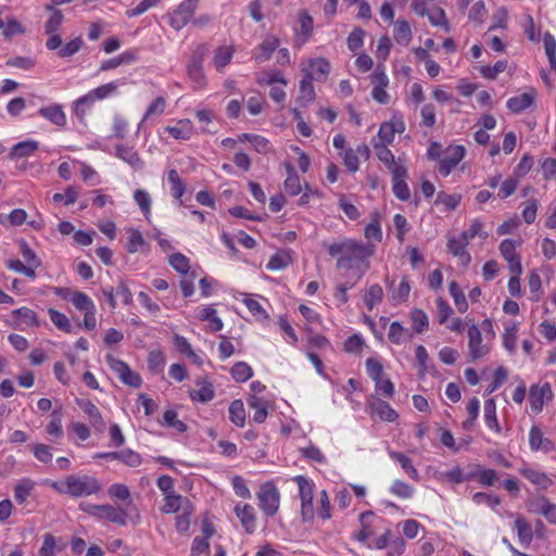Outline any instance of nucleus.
Wrapping results in <instances>:
<instances>
[{
    "label": "nucleus",
    "instance_id": "f257e3e1",
    "mask_svg": "<svg viewBox=\"0 0 556 556\" xmlns=\"http://www.w3.org/2000/svg\"><path fill=\"white\" fill-rule=\"evenodd\" d=\"M327 250L331 256H339L337 261L339 269H354L356 280H359L369 268L368 258L374 254L375 247L370 243L346 239L328 244Z\"/></svg>",
    "mask_w": 556,
    "mask_h": 556
},
{
    "label": "nucleus",
    "instance_id": "f03ea898",
    "mask_svg": "<svg viewBox=\"0 0 556 556\" xmlns=\"http://www.w3.org/2000/svg\"><path fill=\"white\" fill-rule=\"evenodd\" d=\"M51 488L60 494L72 497H86L101 490L100 482L89 475H70L62 481L51 482Z\"/></svg>",
    "mask_w": 556,
    "mask_h": 556
},
{
    "label": "nucleus",
    "instance_id": "7ed1b4c3",
    "mask_svg": "<svg viewBox=\"0 0 556 556\" xmlns=\"http://www.w3.org/2000/svg\"><path fill=\"white\" fill-rule=\"evenodd\" d=\"M79 509L100 520H106L118 526H126L127 520L134 517L127 508L114 507L110 504L96 505L86 502L79 504Z\"/></svg>",
    "mask_w": 556,
    "mask_h": 556
},
{
    "label": "nucleus",
    "instance_id": "20e7f679",
    "mask_svg": "<svg viewBox=\"0 0 556 556\" xmlns=\"http://www.w3.org/2000/svg\"><path fill=\"white\" fill-rule=\"evenodd\" d=\"M207 52L204 45L199 46L192 53L191 59L187 65V74L193 83L194 88H203L206 85V77L203 72V62Z\"/></svg>",
    "mask_w": 556,
    "mask_h": 556
},
{
    "label": "nucleus",
    "instance_id": "39448f33",
    "mask_svg": "<svg viewBox=\"0 0 556 556\" xmlns=\"http://www.w3.org/2000/svg\"><path fill=\"white\" fill-rule=\"evenodd\" d=\"M260 507L264 514L268 517H273L277 514L279 508V491L271 482H267L261 486L257 493Z\"/></svg>",
    "mask_w": 556,
    "mask_h": 556
},
{
    "label": "nucleus",
    "instance_id": "423d86ee",
    "mask_svg": "<svg viewBox=\"0 0 556 556\" xmlns=\"http://www.w3.org/2000/svg\"><path fill=\"white\" fill-rule=\"evenodd\" d=\"M299 485L300 497H301V514L303 521H309L314 518V506H313V488L314 483L303 476L294 478Z\"/></svg>",
    "mask_w": 556,
    "mask_h": 556
},
{
    "label": "nucleus",
    "instance_id": "0eeeda50",
    "mask_svg": "<svg viewBox=\"0 0 556 556\" xmlns=\"http://www.w3.org/2000/svg\"><path fill=\"white\" fill-rule=\"evenodd\" d=\"M106 362L110 368L117 374L123 383L132 388L141 386L142 380L139 374L132 371L125 362L117 359L112 355L106 356Z\"/></svg>",
    "mask_w": 556,
    "mask_h": 556
},
{
    "label": "nucleus",
    "instance_id": "6e6552de",
    "mask_svg": "<svg viewBox=\"0 0 556 556\" xmlns=\"http://www.w3.org/2000/svg\"><path fill=\"white\" fill-rule=\"evenodd\" d=\"M199 0H185L179 4L177 10L170 15L169 24L176 30L185 27L193 16Z\"/></svg>",
    "mask_w": 556,
    "mask_h": 556
},
{
    "label": "nucleus",
    "instance_id": "1a4fd4ad",
    "mask_svg": "<svg viewBox=\"0 0 556 556\" xmlns=\"http://www.w3.org/2000/svg\"><path fill=\"white\" fill-rule=\"evenodd\" d=\"M465 156L463 146H450L444 152V156L439 161L438 170L442 176H448Z\"/></svg>",
    "mask_w": 556,
    "mask_h": 556
},
{
    "label": "nucleus",
    "instance_id": "9d476101",
    "mask_svg": "<svg viewBox=\"0 0 556 556\" xmlns=\"http://www.w3.org/2000/svg\"><path fill=\"white\" fill-rule=\"evenodd\" d=\"M108 493L111 497H115L117 500L127 502L124 508H127L129 514L135 516V517H130V521L135 525L139 522L140 515H139L138 509L136 508V506L132 503V500L130 497V491L127 485L122 484V483H114L109 488Z\"/></svg>",
    "mask_w": 556,
    "mask_h": 556
},
{
    "label": "nucleus",
    "instance_id": "9b49d317",
    "mask_svg": "<svg viewBox=\"0 0 556 556\" xmlns=\"http://www.w3.org/2000/svg\"><path fill=\"white\" fill-rule=\"evenodd\" d=\"M553 396L552 388L548 382L543 384H534L529 391V403L531 410L535 414L542 412L544 400H551Z\"/></svg>",
    "mask_w": 556,
    "mask_h": 556
},
{
    "label": "nucleus",
    "instance_id": "f8f14e48",
    "mask_svg": "<svg viewBox=\"0 0 556 556\" xmlns=\"http://www.w3.org/2000/svg\"><path fill=\"white\" fill-rule=\"evenodd\" d=\"M468 338L469 356L472 361L482 358L489 353L488 345L482 343V336L478 326L471 325L468 328Z\"/></svg>",
    "mask_w": 556,
    "mask_h": 556
},
{
    "label": "nucleus",
    "instance_id": "ddd939ff",
    "mask_svg": "<svg viewBox=\"0 0 556 556\" xmlns=\"http://www.w3.org/2000/svg\"><path fill=\"white\" fill-rule=\"evenodd\" d=\"M76 404L89 417V421L96 431L103 432L105 430L106 425L102 415L92 402L84 399H76Z\"/></svg>",
    "mask_w": 556,
    "mask_h": 556
},
{
    "label": "nucleus",
    "instance_id": "4468645a",
    "mask_svg": "<svg viewBox=\"0 0 556 556\" xmlns=\"http://www.w3.org/2000/svg\"><path fill=\"white\" fill-rule=\"evenodd\" d=\"M96 457L104 459H117L129 467H138L141 464L140 455L129 448L118 452L98 453Z\"/></svg>",
    "mask_w": 556,
    "mask_h": 556
},
{
    "label": "nucleus",
    "instance_id": "2eb2a0df",
    "mask_svg": "<svg viewBox=\"0 0 556 556\" xmlns=\"http://www.w3.org/2000/svg\"><path fill=\"white\" fill-rule=\"evenodd\" d=\"M529 444L532 451H543L544 453H548L555 448L554 443L545 438L542 430L532 426L529 432Z\"/></svg>",
    "mask_w": 556,
    "mask_h": 556
},
{
    "label": "nucleus",
    "instance_id": "dca6fc26",
    "mask_svg": "<svg viewBox=\"0 0 556 556\" xmlns=\"http://www.w3.org/2000/svg\"><path fill=\"white\" fill-rule=\"evenodd\" d=\"M235 513L240 519L245 532L250 534L253 533L256 529V517L254 507L250 504H244L243 506L237 505L235 507Z\"/></svg>",
    "mask_w": 556,
    "mask_h": 556
},
{
    "label": "nucleus",
    "instance_id": "f3484780",
    "mask_svg": "<svg viewBox=\"0 0 556 556\" xmlns=\"http://www.w3.org/2000/svg\"><path fill=\"white\" fill-rule=\"evenodd\" d=\"M198 390H191L189 395L192 401L207 403L214 399L215 390L211 381L206 378H199L195 380Z\"/></svg>",
    "mask_w": 556,
    "mask_h": 556
},
{
    "label": "nucleus",
    "instance_id": "a211bd4d",
    "mask_svg": "<svg viewBox=\"0 0 556 556\" xmlns=\"http://www.w3.org/2000/svg\"><path fill=\"white\" fill-rule=\"evenodd\" d=\"M372 78H374V84H376V86L374 87V89L371 91L372 98L378 103L387 104L389 102V94L386 91V87L389 84V79H388L387 75L384 74V72H379L378 70H376Z\"/></svg>",
    "mask_w": 556,
    "mask_h": 556
},
{
    "label": "nucleus",
    "instance_id": "6ab92c4d",
    "mask_svg": "<svg viewBox=\"0 0 556 556\" xmlns=\"http://www.w3.org/2000/svg\"><path fill=\"white\" fill-rule=\"evenodd\" d=\"M369 408L371 414L377 415L383 421L392 422L399 417L397 413L390 404L380 399L372 401L369 404Z\"/></svg>",
    "mask_w": 556,
    "mask_h": 556
},
{
    "label": "nucleus",
    "instance_id": "aec40b11",
    "mask_svg": "<svg viewBox=\"0 0 556 556\" xmlns=\"http://www.w3.org/2000/svg\"><path fill=\"white\" fill-rule=\"evenodd\" d=\"M520 473L523 478L542 490H547L554 483V481L546 473L534 470L532 468H522L520 469Z\"/></svg>",
    "mask_w": 556,
    "mask_h": 556
},
{
    "label": "nucleus",
    "instance_id": "412c9836",
    "mask_svg": "<svg viewBox=\"0 0 556 556\" xmlns=\"http://www.w3.org/2000/svg\"><path fill=\"white\" fill-rule=\"evenodd\" d=\"M39 149V142L33 139L17 142L10 151V159H22L33 155Z\"/></svg>",
    "mask_w": 556,
    "mask_h": 556
},
{
    "label": "nucleus",
    "instance_id": "4be33fe9",
    "mask_svg": "<svg viewBox=\"0 0 556 556\" xmlns=\"http://www.w3.org/2000/svg\"><path fill=\"white\" fill-rule=\"evenodd\" d=\"M279 40L276 37H267L258 46L257 52L254 54L256 63L261 64L268 61L271 58L274 51L278 48Z\"/></svg>",
    "mask_w": 556,
    "mask_h": 556
},
{
    "label": "nucleus",
    "instance_id": "5701e85b",
    "mask_svg": "<svg viewBox=\"0 0 556 556\" xmlns=\"http://www.w3.org/2000/svg\"><path fill=\"white\" fill-rule=\"evenodd\" d=\"M116 156L122 159L135 169L143 168V161L140 159L137 151H135L131 147H126L123 144L116 146Z\"/></svg>",
    "mask_w": 556,
    "mask_h": 556
},
{
    "label": "nucleus",
    "instance_id": "b1692460",
    "mask_svg": "<svg viewBox=\"0 0 556 556\" xmlns=\"http://www.w3.org/2000/svg\"><path fill=\"white\" fill-rule=\"evenodd\" d=\"M414 337V332L408 329L404 328L399 321H393L390 325L389 332H388V339L393 344H402L403 342L410 341Z\"/></svg>",
    "mask_w": 556,
    "mask_h": 556
},
{
    "label": "nucleus",
    "instance_id": "393cba45",
    "mask_svg": "<svg viewBox=\"0 0 556 556\" xmlns=\"http://www.w3.org/2000/svg\"><path fill=\"white\" fill-rule=\"evenodd\" d=\"M292 252L289 249H282L276 252L267 263L266 267L269 270H281L292 264Z\"/></svg>",
    "mask_w": 556,
    "mask_h": 556
},
{
    "label": "nucleus",
    "instance_id": "a878e982",
    "mask_svg": "<svg viewBox=\"0 0 556 556\" xmlns=\"http://www.w3.org/2000/svg\"><path fill=\"white\" fill-rule=\"evenodd\" d=\"M166 131L175 139L189 140L193 132V125L189 119H180L174 126H167Z\"/></svg>",
    "mask_w": 556,
    "mask_h": 556
},
{
    "label": "nucleus",
    "instance_id": "bb28decb",
    "mask_svg": "<svg viewBox=\"0 0 556 556\" xmlns=\"http://www.w3.org/2000/svg\"><path fill=\"white\" fill-rule=\"evenodd\" d=\"M515 530L517 531L520 544L528 547L533 540V530L531 525L521 516L515 520Z\"/></svg>",
    "mask_w": 556,
    "mask_h": 556
},
{
    "label": "nucleus",
    "instance_id": "cd10ccee",
    "mask_svg": "<svg viewBox=\"0 0 556 556\" xmlns=\"http://www.w3.org/2000/svg\"><path fill=\"white\" fill-rule=\"evenodd\" d=\"M533 92H523L519 96L513 97L507 101V108L514 113H520L530 108L534 101Z\"/></svg>",
    "mask_w": 556,
    "mask_h": 556
},
{
    "label": "nucleus",
    "instance_id": "c85d7f7f",
    "mask_svg": "<svg viewBox=\"0 0 556 556\" xmlns=\"http://www.w3.org/2000/svg\"><path fill=\"white\" fill-rule=\"evenodd\" d=\"M38 114L56 126H64L66 123L65 114L60 105L41 108Z\"/></svg>",
    "mask_w": 556,
    "mask_h": 556
},
{
    "label": "nucleus",
    "instance_id": "c756f323",
    "mask_svg": "<svg viewBox=\"0 0 556 556\" xmlns=\"http://www.w3.org/2000/svg\"><path fill=\"white\" fill-rule=\"evenodd\" d=\"M484 421L485 425L494 430L496 433L501 432V426L498 424L497 417H496V403L494 399H488L484 402Z\"/></svg>",
    "mask_w": 556,
    "mask_h": 556
},
{
    "label": "nucleus",
    "instance_id": "7c9ffc66",
    "mask_svg": "<svg viewBox=\"0 0 556 556\" xmlns=\"http://www.w3.org/2000/svg\"><path fill=\"white\" fill-rule=\"evenodd\" d=\"M248 404L251 408L255 409L253 420L257 424L264 422L268 415L266 401L255 395H252L248 399Z\"/></svg>",
    "mask_w": 556,
    "mask_h": 556
},
{
    "label": "nucleus",
    "instance_id": "2f4dec72",
    "mask_svg": "<svg viewBox=\"0 0 556 556\" xmlns=\"http://www.w3.org/2000/svg\"><path fill=\"white\" fill-rule=\"evenodd\" d=\"M390 457L397 460L401 465V467L404 469V471L407 473V476L415 480V481H418L419 480V473L417 471V469L413 466V462L409 457H407L406 455L400 453V452H395V451H391L389 453Z\"/></svg>",
    "mask_w": 556,
    "mask_h": 556
},
{
    "label": "nucleus",
    "instance_id": "473e14b6",
    "mask_svg": "<svg viewBox=\"0 0 556 556\" xmlns=\"http://www.w3.org/2000/svg\"><path fill=\"white\" fill-rule=\"evenodd\" d=\"M286 168L288 176L287 179L285 180V189L290 195H298L302 190L300 178L295 173L293 166H291L290 164H286Z\"/></svg>",
    "mask_w": 556,
    "mask_h": 556
},
{
    "label": "nucleus",
    "instance_id": "72a5a7b5",
    "mask_svg": "<svg viewBox=\"0 0 556 556\" xmlns=\"http://www.w3.org/2000/svg\"><path fill=\"white\" fill-rule=\"evenodd\" d=\"M394 39L397 43L407 46L412 40L410 26L406 21H396L394 24Z\"/></svg>",
    "mask_w": 556,
    "mask_h": 556
},
{
    "label": "nucleus",
    "instance_id": "f704fd0d",
    "mask_svg": "<svg viewBox=\"0 0 556 556\" xmlns=\"http://www.w3.org/2000/svg\"><path fill=\"white\" fill-rule=\"evenodd\" d=\"M47 10L51 11V15L48 21L45 23V33L52 34L56 33L64 21V15L61 10L53 9L51 5H47Z\"/></svg>",
    "mask_w": 556,
    "mask_h": 556
},
{
    "label": "nucleus",
    "instance_id": "c9c22d12",
    "mask_svg": "<svg viewBox=\"0 0 556 556\" xmlns=\"http://www.w3.org/2000/svg\"><path fill=\"white\" fill-rule=\"evenodd\" d=\"M199 318L203 321H208L212 331H219L224 327L222 319L217 316L216 309L212 306L202 308Z\"/></svg>",
    "mask_w": 556,
    "mask_h": 556
},
{
    "label": "nucleus",
    "instance_id": "e433bc0d",
    "mask_svg": "<svg viewBox=\"0 0 556 556\" xmlns=\"http://www.w3.org/2000/svg\"><path fill=\"white\" fill-rule=\"evenodd\" d=\"M314 77L311 74H306L305 77L300 81V97L299 101L308 103L315 99V90L312 80Z\"/></svg>",
    "mask_w": 556,
    "mask_h": 556
},
{
    "label": "nucleus",
    "instance_id": "4c0bfd02",
    "mask_svg": "<svg viewBox=\"0 0 556 556\" xmlns=\"http://www.w3.org/2000/svg\"><path fill=\"white\" fill-rule=\"evenodd\" d=\"M229 419L238 427H243L245 422V410L241 400H235L229 406Z\"/></svg>",
    "mask_w": 556,
    "mask_h": 556
},
{
    "label": "nucleus",
    "instance_id": "58836bf2",
    "mask_svg": "<svg viewBox=\"0 0 556 556\" xmlns=\"http://www.w3.org/2000/svg\"><path fill=\"white\" fill-rule=\"evenodd\" d=\"M48 314L51 321L58 329L66 333H71L73 331L72 324L65 314L56 311L55 308H49Z\"/></svg>",
    "mask_w": 556,
    "mask_h": 556
},
{
    "label": "nucleus",
    "instance_id": "ea45409f",
    "mask_svg": "<svg viewBox=\"0 0 556 556\" xmlns=\"http://www.w3.org/2000/svg\"><path fill=\"white\" fill-rule=\"evenodd\" d=\"M448 291L454 300L455 306L460 313H465L468 309V303L466 296L456 281L448 283Z\"/></svg>",
    "mask_w": 556,
    "mask_h": 556
},
{
    "label": "nucleus",
    "instance_id": "a19ab883",
    "mask_svg": "<svg viewBox=\"0 0 556 556\" xmlns=\"http://www.w3.org/2000/svg\"><path fill=\"white\" fill-rule=\"evenodd\" d=\"M233 55V49L231 47H219L215 51V55L213 59V63L217 71H223L224 67H226Z\"/></svg>",
    "mask_w": 556,
    "mask_h": 556
},
{
    "label": "nucleus",
    "instance_id": "79ce46f5",
    "mask_svg": "<svg viewBox=\"0 0 556 556\" xmlns=\"http://www.w3.org/2000/svg\"><path fill=\"white\" fill-rule=\"evenodd\" d=\"M383 299V290L379 285H372L364 295V303L368 311H372L374 307L380 303Z\"/></svg>",
    "mask_w": 556,
    "mask_h": 556
},
{
    "label": "nucleus",
    "instance_id": "37998d69",
    "mask_svg": "<svg viewBox=\"0 0 556 556\" xmlns=\"http://www.w3.org/2000/svg\"><path fill=\"white\" fill-rule=\"evenodd\" d=\"M410 320L413 323L414 332L422 333L428 329L429 320L427 314L419 308H414L410 314Z\"/></svg>",
    "mask_w": 556,
    "mask_h": 556
},
{
    "label": "nucleus",
    "instance_id": "c03bdc74",
    "mask_svg": "<svg viewBox=\"0 0 556 556\" xmlns=\"http://www.w3.org/2000/svg\"><path fill=\"white\" fill-rule=\"evenodd\" d=\"M11 314L14 318L21 320L26 326H38L39 325L37 314L28 307H21V308L14 309V311H12Z\"/></svg>",
    "mask_w": 556,
    "mask_h": 556
},
{
    "label": "nucleus",
    "instance_id": "a18cd8bd",
    "mask_svg": "<svg viewBox=\"0 0 556 556\" xmlns=\"http://www.w3.org/2000/svg\"><path fill=\"white\" fill-rule=\"evenodd\" d=\"M70 301L79 311L87 312L96 307L92 300L86 293L80 291H74Z\"/></svg>",
    "mask_w": 556,
    "mask_h": 556
},
{
    "label": "nucleus",
    "instance_id": "49530a36",
    "mask_svg": "<svg viewBox=\"0 0 556 556\" xmlns=\"http://www.w3.org/2000/svg\"><path fill=\"white\" fill-rule=\"evenodd\" d=\"M147 245V242L142 236V233L137 229H129L128 241L126 244V249L129 253H136L140 249H143Z\"/></svg>",
    "mask_w": 556,
    "mask_h": 556
},
{
    "label": "nucleus",
    "instance_id": "de8ad7c7",
    "mask_svg": "<svg viewBox=\"0 0 556 556\" xmlns=\"http://www.w3.org/2000/svg\"><path fill=\"white\" fill-rule=\"evenodd\" d=\"M416 359L419 366V376L424 377L427 372L434 371V366L428 364L429 355L424 345L416 348Z\"/></svg>",
    "mask_w": 556,
    "mask_h": 556
},
{
    "label": "nucleus",
    "instance_id": "09e8293b",
    "mask_svg": "<svg viewBox=\"0 0 556 556\" xmlns=\"http://www.w3.org/2000/svg\"><path fill=\"white\" fill-rule=\"evenodd\" d=\"M252 375V368L244 362H238L231 368V376L238 382H245Z\"/></svg>",
    "mask_w": 556,
    "mask_h": 556
},
{
    "label": "nucleus",
    "instance_id": "8fccbe9b",
    "mask_svg": "<svg viewBox=\"0 0 556 556\" xmlns=\"http://www.w3.org/2000/svg\"><path fill=\"white\" fill-rule=\"evenodd\" d=\"M168 180L172 185V195L175 199H180L185 193L186 185L179 177L178 172L176 169H170L168 172Z\"/></svg>",
    "mask_w": 556,
    "mask_h": 556
},
{
    "label": "nucleus",
    "instance_id": "3c124183",
    "mask_svg": "<svg viewBox=\"0 0 556 556\" xmlns=\"http://www.w3.org/2000/svg\"><path fill=\"white\" fill-rule=\"evenodd\" d=\"M46 431L49 435H53L56 439L63 437L62 414L60 410L52 412L51 420L48 424Z\"/></svg>",
    "mask_w": 556,
    "mask_h": 556
},
{
    "label": "nucleus",
    "instance_id": "603ef678",
    "mask_svg": "<svg viewBox=\"0 0 556 556\" xmlns=\"http://www.w3.org/2000/svg\"><path fill=\"white\" fill-rule=\"evenodd\" d=\"M34 489V482L29 479L22 480L14 489V498L18 504H23L27 497L30 495V492Z\"/></svg>",
    "mask_w": 556,
    "mask_h": 556
},
{
    "label": "nucleus",
    "instance_id": "864d4df0",
    "mask_svg": "<svg viewBox=\"0 0 556 556\" xmlns=\"http://www.w3.org/2000/svg\"><path fill=\"white\" fill-rule=\"evenodd\" d=\"M134 199L139 205L144 217L149 219L151 213V197L146 190L138 189L134 193Z\"/></svg>",
    "mask_w": 556,
    "mask_h": 556
},
{
    "label": "nucleus",
    "instance_id": "5fc2aeb1",
    "mask_svg": "<svg viewBox=\"0 0 556 556\" xmlns=\"http://www.w3.org/2000/svg\"><path fill=\"white\" fill-rule=\"evenodd\" d=\"M20 253L22 254L27 265H30L31 267L41 266V261L37 256L36 252L24 240L20 242Z\"/></svg>",
    "mask_w": 556,
    "mask_h": 556
},
{
    "label": "nucleus",
    "instance_id": "6e6d98bb",
    "mask_svg": "<svg viewBox=\"0 0 556 556\" xmlns=\"http://www.w3.org/2000/svg\"><path fill=\"white\" fill-rule=\"evenodd\" d=\"M311 74L314 79L318 78V76H327L330 72V63L326 59H315L311 61L309 64Z\"/></svg>",
    "mask_w": 556,
    "mask_h": 556
},
{
    "label": "nucleus",
    "instance_id": "4d7b16f0",
    "mask_svg": "<svg viewBox=\"0 0 556 556\" xmlns=\"http://www.w3.org/2000/svg\"><path fill=\"white\" fill-rule=\"evenodd\" d=\"M96 101H97V98H93L92 91L80 97L75 102V108H74L75 114L81 118L85 115L86 111L89 110Z\"/></svg>",
    "mask_w": 556,
    "mask_h": 556
},
{
    "label": "nucleus",
    "instance_id": "13d9d810",
    "mask_svg": "<svg viewBox=\"0 0 556 556\" xmlns=\"http://www.w3.org/2000/svg\"><path fill=\"white\" fill-rule=\"evenodd\" d=\"M243 303L256 319L263 320L268 318V314L263 308V306L256 300L252 299L249 294H245Z\"/></svg>",
    "mask_w": 556,
    "mask_h": 556
},
{
    "label": "nucleus",
    "instance_id": "bf43d9fd",
    "mask_svg": "<svg viewBox=\"0 0 556 556\" xmlns=\"http://www.w3.org/2000/svg\"><path fill=\"white\" fill-rule=\"evenodd\" d=\"M148 367L153 374H159L163 370L164 367V355L161 351H151L148 354Z\"/></svg>",
    "mask_w": 556,
    "mask_h": 556
},
{
    "label": "nucleus",
    "instance_id": "052dcab7",
    "mask_svg": "<svg viewBox=\"0 0 556 556\" xmlns=\"http://www.w3.org/2000/svg\"><path fill=\"white\" fill-rule=\"evenodd\" d=\"M462 197L459 194H447L439 192L435 199V204H443L448 211H454L460 203Z\"/></svg>",
    "mask_w": 556,
    "mask_h": 556
},
{
    "label": "nucleus",
    "instance_id": "680f3d73",
    "mask_svg": "<svg viewBox=\"0 0 556 556\" xmlns=\"http://www.w3.org/2000/svg\"><path fill=\"white\" fill-rule=\"evenodd\" d=\"M390 491L401 498H410L414 494V488L402 480H395Z\"/></svg>",
    "mask_w": 556,
    "mask_h": 556
},
{
    "label": "nucleus",
    "instance_id": "e2e57ef3",
    "mask_svg": "<svg viewBox=\"0 0 556 556\" xmlns=\"http://www.w3.org/2000/svg\"><path fill=\"white\" fill-rule=\"evenodd\" d=\"M78 197V190L75 186H68L65 193H54L52 200L55 203L64 202L65 205L74 204Z\"/></svg>",
    "mask_w": 556,
    "mask_h": 556
},
{
    "label": "nucleus",
    "instance_id": "0e129e2a",
    "mask_svg": "<svg viewBox=\"0 0 556 556\" xmlns=\"http://www.w3.org/2000/svg\"><path fill=\"white\" fill-rule=\"evenodd\" d=\"M84 41L80 37H76L58 51L60 58H70L76 54L83 47Z\"/></svg>",
    "mask_w": 556,
    "mask_h": 556
},
{
    "label": "nucleus",
    "instance_id": "69168bd1",
    "mask_svg": "<svg viewBox=\"0 0 556 556\" xmlns=\"http://www.w3.org/2000/svg\"><path fill=\"white\" fill-rule=\"evenodd\" d=\"M2 29V34L5 39H11L15 35H22L25 33L24 26L15 18L8 20L7 24L3 23Z\"/></svg>",
    "mask_w": 556,
    "mask_h": 556
},
{
    "label": "nucleus",
    "instance_id": "338daca9",
    "mask_svg": "<svg viewBox=\"0 0 556 556\" xmlns=\"http://www.w3.org/2000/svg\"><path fill=\"white\" fill-rule=\"evenodd\" d=\"M169 264L180 274H187L190 268L189 260L181 253H174L170 255Z\"/></svg>",
    "mask_w": 556,
    "mask_h": 556
},
{
    "label": "nucleus",
    "instance_id": "774afa93",
    "mask_svg": "<svg viewBox=\"0 0 556 556\" xmlns=\"http://www.w3.org/2000/svg\"><path fill=\"white\" fill-rule=\"evenodd\" d=\"M31 451L34 453V456L41 463L48 464L52 460V453H51V446L37 443L34 444L31 447Z\"/></svg>",
    "mask_w": 556,
    "mask_h": 556
}]
</instances>
